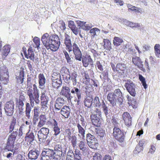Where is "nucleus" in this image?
<instances>
[{
    "instance_id": "3",
    "label": "nucleus",
    "mask_w": 160,
    "mask_h": 160,
    "mask_svg": "<svg viewBox=\"0 0 160 160\" xmlns=\"http://www.w3.org/2000/svg\"><path fill=\"white\" fill-rule=\"evenodd\" d=\"M14 104L12 101L7 102L5 105L4 109L6 114L8 116H12L13 112Z\"/></svg>"
},
{
    "instance_id": "2",
    "label": "nucleus",
    "mask_w": 160,
    "mask_h": 160,
    "mask_svg": "<svg viewBox=\"0 0 160 160\" xmlns=\"http://www.w3.org/2000/svg\"><path fill=\"white\" fill-rule=\"evenodd\" d=\"M8 69L6 66L3 65L0 68V80L2 83L6 84L9 81Z\"/></svg>"
},
{
    "instance_id": "7",
    "label": "nucleus",
    "mask_w": 160,
    "mask_h": 160,
    "mask_svg": "<svg viewBox=\"0 0 160 160\" xmlns=\"http://www.w3.org/2000/svg\"><path fill=\"white\" fill-rule=\"evenodd\" d=\"M12 155V153H8L7 154V157L8 158H10L11 156V155Z\"/></svg>"
},
{
    "instance_id": "8",
    "label": "nucleus",
    "mask_w": 160,
    "mask_h": 160,
    "mask_svg": "<svg viewBox=\"0 0 160 160\" xmlns=\"http://www.w3.org/2000/svg\"><path fill=\"white\" fill-rule=\"evenodd\" d=\"M0 91H2V87L1 85H0Z\"/></svg>"
},
{
    "instance_id": "11",
    "label": "nucleus",
    "mask_w": 160,
    "mask_h": 160,
    "mask_svg": "<svg viewBox=\"0 0 160 160\" xmlns=\"http://www.w3.org/2000/svg\"><path fill=\"white\" fill-rule=\"evenodd\" d=\"M15 149L16 150H17V148L16 147H15Z\"/></svg>"
},
{
    "instance_id": "10",
    "label": "nucleus",
    "mask_w": 160,
    "mask_h": 160,
    "mask_svg": "<svg viewBox=\"0 0 160 160\" xmlns=\"http://www.w3.org/2000/svg\"><path fill=\"white\" fill-rule=\"evenodd\" d=\"M19 132H20V128L19 129Z\"/></svg>"
},
{
    "instance_id": "9",
    "label": "nucleus",
    "mask_w": 160,
    "mask_h": 160,
    "mask_svg": "<svg viewBox=\"0 0 160 160\" xmlns=\"http://www.w3.org/2000/svg\"><path fill=\"white\" fill-rule=\"evenodd\" d=\"M16 145L17 147H19L20 146V144L19 143H18H18Z\"/></svg>"
},
{
    "instance_id": "5",
    "label": "nucleus",
    "mask_w": 160,
    "mask_h": 160,
    "mask_svg": "<svg viewBox=\"0 0 160 160\" xmlns=\"http://www.w3.org/2000/svg\"><path fill=\"white\" fill-rule=\"evenodd\" d=\"M16 79V87L17 88V90H19L20 89V72L19 71L15 74Z\"/></svg>"
},
{
    "instance_id": "1",
    "label": "nucleus",
    "mask_w": 160,
    "mask_h": 160,
    "mask_svg": "<svg viewBox=\"0 0 160 160\" xmlns=\"http://www.w3.org/2000/svg\"><path fill=\"white\" fill-rule=\"evenodd\" d=\"M16 123V120L13 119L11 122L9 128V132L14 130L13 132L8 137L7 142L6 149L8 151H13V144L14 143L16 138L17 135V132L16 131L17 129L15 128L16 126L15 127Z\"/></svg>"
},
{
    "instance_id": "6",
    "label": "nucleus",
    "mask_w": 160,
    "mask_h": 160,
    "mask_svg": "<svg viewBox=\"0 0 160 160\" xmlns=\"http://www.w3.org/2000/svg\"><path fill=\"white\" fill-rule=\"evenodd\" d=\"M16 103L17 104V106H18V107L19 109V113H20V108H19V106L20 105V96H19L18 99L17 98L16 99Z\"/></svg>"
},
{
    "instance_id": "4",
    "label": "nucleus",
    "mask_w": 160,
    "mask_h": 160,
    "mask_svg": "<svg viewBox=\"0 0 160 160\" xmlns=\"http://www.w3.org/2000/svg\"><path fill=\"white\" fill-rule=\"evenodd\" d=\"M10 51V45H5L2 48V55L6 57L7 56Z\"/></svg>"
}]
</instances>
